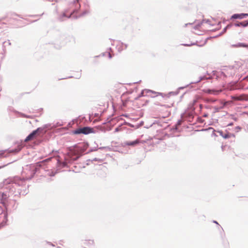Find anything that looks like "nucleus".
<instances>
[{"instance_id":"obj_10","label":"nucleus","mask_w":248,"mask_h":248,"mask_svg":"<svg viewBox=\"0 0 248 248\" xmlns=\"http://www.w3.org/2000/svg\"><path fill=\"white\" fill-rule=\"evenodd\" d=\"M226 145H222V147H221V148H222V150L223 151H224L225 150V148H226Z\"/></svg>"},{"instance_id":"obj_2","label":"nucleus","mask_w":248,"mask_h":248,"mask_svg":"<svg viewBox=\"0 0 248 248\" xmlns=\"http://www.w3.org/2000/svg\"><path fill=\"white\" fill-rule=\"evenodd\" d=\"M92 132H93V129L89 127L79 128L73 131V133L75 134H88Z\"/></svg>"},{"instance_id":"obj_5","label":"nucleus","mask_w":248,"mask_h":248,"mask_svg":"<svg viewBox=\"0 0 248 248\" xmlns=\"http://www.w3.org/2000/svg\"><path fill=\"white\" fill-rule=\"evenodd\" d=\"M248 16V14H236L232 16V18L243 19Z\"/></svg>"},{"instance_id":"obj_6","label":"nucleus","mask_w":248,"mask_h":248,"mask_svg":"<svg viewBox=\"0 0 248 248\" xmlns=\"http://www.w3.org/2000/svg\"><path fill=\"white\" fill-rule=\"evenodd\" d=\"M140 142L139 140H136L133 141H127L125 143L126 145L134 146Z\"/></svg>"},{"instance_id":"obj_4","label":"nucleus","mask_w":248,"mask_h":248,"mask_svg":"<svg viewBox=\"0 0 248 248\" xmlns=\"http://www.w3.org/2000/svg\"><path fill=\"white\" fill-rule=\"evenodd\" d=\"M80 149L78 146H75L72 147L68 153L69 156H71L73 155H78L80 153Z\"/></svg>"},{"instance_id":"obj_3","label":"nucleus","mask_w":248,"mask_h":248,"mask_svg":"<svg viewBox=\"0 0 248 248\" xmlns=\"http://www.w3.org/2000/svg\"><path fill=\"white\" fill-rule=\"evenodd\" d=\"M231 98L235 101H248V94H242L231 96Z\"/></svg>"},{"instance_id":"obj_8","label":"nucleus","mask_w":248,"mask_h":248,"mask_svg":"<svg viewBox=\"0 0 248 248\" xmlns=\"http://www.w3.org/2000/svg\"><path fill=\"white\" fill-rule=\"evenodd\" d=\"M233 47H248V44H246L243 43H239L235 45H232Z\"/></svg>"},{"instance_id":"obj_9","label":"nucleus","mask_w":248,"mask_h":248,"mask_svg":"<svg viewBox=\"0 0 248 248\" xmlns=\"http://www.w3.org/2000/svg\"><path fill=\"white\" fill-rule=\"evenodd\" d=\"M122 130V128L121 126H120L116 128L115 129V131H115V132H118L119 131H121Z\"/></svg>"},{"instance_id":"obj_12","label":"nucleus","mask_w":248,"mask_h":248,"mask_svg":"<svg viewBox=\"0 0 248 248\" xmlns=\"http://www.w3.org/2000/svg\"><path fill=\"white\" fill-rule=\"evenodd\" d=\"M228 148H229V149H231L230 146H228Z\"/></svg>"},{"instance_id":"obj_13","label":"nucleus","mask_w":248,"mask_h":248,"mask_svg":"<svg viewBox=\"0 0 248 248\" xmlns=\"http://www.w3.org/2000/svg\"><path fill=\"white\" fill-rule=\"evenodd\" d=\"M79 0H76L77 2H78Z\"/></svg>"},{"instance_id":"obj_1","label":"nucleus","mask_w":248,"mask_h":248,"mask_svg":"<svg viewBox=\"0 0 248 248\" xmlns=\"http://www.w3.org/2000/svg\"><path fill=\"white\" fill-rule=\"evenodd\" d=\"M42 131V129L38 128L36 130H34L31 133L25 140V142H27L30 140H32L35 139L38 136H39L40 132Z\"/></svg>"},{"instance_id":"obj_7","label":"nucleus","mask_w":248,"mask_h":248,"mask_svg":"<svg viewBox=\"0 0 248 248\" xmlns=\"http://www.w3.org/2000/svg\"><path fill=\"white\" fill-rule=\"evenodd\" d=\"M234 25L236 27H246L248 26V21H245L239 23H236L234 24Z\"/></svg>"},{"instance_id":"obj_11","label":"nucleus","mask_w":248,"mask_h":248,"mask_svg":"<svg viewBox=\"0 0 248 248\" xmlns=\"http://www.w3.org/2000/svg\"><path fill=\"white\" fill-rule=\"evenodd\" d=\"M108 56H109V58H111L112 56H111V55L110 53H108Z\"/></svg>"}]
</instances>
